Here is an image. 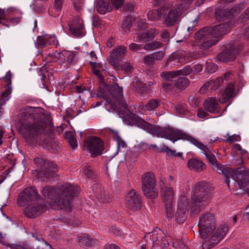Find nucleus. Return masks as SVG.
Here are the masks:
<instances>
[{
  "label": "nucleus",
  "mask_w": 249,
  "mask_h": 249,
  "mask_svg": "<svg viewBox=\"0 0 249 249\" xmlns=\"http://www.w3.org/2000/svg\"><path fill=\"white\" fill-rule=\"evenodd\" d=\"M20 115L25 120L32 119L34 122L22 125L20 133L29 143L40 141L45 138L51 128L43 121L44 115L39 107H27L21 111Z\"/></svg>",
  "instance_id": "f257e3e1"
},
{
  "label": "nucleus",
  "mask_w": 249,
  "mask_h": 249,
  "mask_svg": "<svg viewBox=\"0 0 249 249\" xmlns=\"http://www.w3.org/2000/svg\"><path fill=\"white\" fill-rule=\"evenodd\" d=\"M232 28L231 22L223 23L213 27L202 28L194 36L195 45L200 46L203 50H208L216 45L223 35Z\"/></svg>",
  "instance_id": "f03ea898"
},
{
  "label": "nucleus",
  "mask_w": 249,
  "mask_h": 249,
  "mask_svg": "<svg viewBox=\"0 0 249 249\" xmlns=\"http://www.w3.org/2000/svg\"><path fill=\"white\" fill-rule=\"evenodd\" d=\"M135 125L149 133L156 135L158 137L168 139L173 142L178 140L182 139L187 140L193 144L196 140L195 138L181 130L174 128H167L161 131H158L154 125L141 118L136 119Z\"/></svg>",
  "instance_id": "7ed1b4c3"
},
{
  "label": "nucleus",
  "mask_w": 249,
  "mask_h": 249,
  "mask_svg": "<svg viewBox=\"0 0 249 249\" xmlns=\"http://www.w3.org/2000/svg\"><path fill=\"white\" fill-rule=\"evenodd\" d=\"M39 195L35 188L29 187L21 192L18 200V204L23 206L25 204L29 205L25 209V215L30 218H35L46 210V205L38 206Z\"/></svg>",
  "instance_id": "20e7f679"
},
{
  "label": "nucleus",
  "mask_w": 249,
  "mask_h": 249,
  "mask_svg": "<svg viewBox=\"0 0 249 249\" xmlns=\"http://www.w3.org/2000/svg\"><path fill=\"white\" fill-rule=\"evenodd\" d=\"M210 187L205 181L197 182L192 189L191 206L192 211L198 213L210 198Z\"/></svg>",
  "instance_id": "39448f33"
},
{
  "label": "nucleus",
  "mask_w": 249,
  "mask_h": 249,
  "mask_svg": "<svg viewBox=\"0 0 249 249\" xmlns=\"http://www.w3.org/2000/svg\"><path fill=\"white\" fill-rule=\"evenodd\" d=\"M79 191L77 186L71 185L66 183L57 190V197L59 198L58 205L60 209H64L67 212L71 210V197L76 196Z\"/></svg>",
  "instance_id": "423d86ee"
},
{
  "label": "nucleus",
  "mask_w": 249,
  "mask_h": 249,
  "mask_svg": "<svg viewBox=\"0 0 249 249\" xmlns=\"http://www.w3.org/2000/svg\"><path fill=\"white\" fill-rule=\"evenodd\" d=\"M186 8L182 6V3L175 5L167 4L161 7L163 21L168 26H171L176 23Z\"/></svg>",
  "instance_id": "0eeeda50"
},
{
  "label": "nucleus",
  "mask_w": 249,
  "mask_h": 249,
  "mask_svg": "<svg viewBox=\"0 0 249 249\" xmlns=\"http://www.w3.org/2000/svg\"><path fill=\"white\" fill-rule=\"evenodd\" d=\"M228 227L223 224L217 227L213 232H206V235L203 236L200 234L203 239L202 242L203 249H210L221 240L228 231Z\"/></svg>",
  "instance_id": "6e6552de"
},
{
  "label": "nucleus",
  "mask_w": 249,
  "mask_h": 249,
  "mask_svg": "<svg viewBox=\"0 0 249 249\" xmlns=\"http://www.w3.org/2000/svg\"><path fill=\"white\" fill-rule=\"evenodd\" d=\"M104 98L106 99L105 105H110L114 109H118L121 107H124L123 101V88L117 84L110 86L108 89V92L105 95Z\"/></svg>",
  "instance_id": "1a4fd4ad"
},
{
  "label": "nucleus",
  "mask_w": 249,
  "mask_h": 249,
  "mask_svg": "<svg viewBox=\"0 0 249 249\" xmlns=\"http://www.w3.org/2000/svg\"><path fill=\"white\" fill-rule=\"evenodd\" d=\"M142 191L146 197L154 199L158 196L156 177L153 173L148 172L145 174L142 177Z\"/></svg>",
  "instance_id": "9d476101"
},
{
  "label": "nucleus",
  "mask_w": 249,
  "mask_h": 249,
  "mask_svg": "<svg viewBox=\"0 0 249 249\" xmlns=\"http://www.w3.org/2000/svg\"><path fill=\"white\" fill-rule=\"evenodd\" d=\"M103 145V142L99 138L91 137L86 142L84 147L94 157L102 154Z\"/></svg>",
  "instance_id": "9b49d317"
},
{
  "label": "nucleus",
  "mask_w": 249,
  "mask_h": 249,
  "mask_svg": "<svg viewBox=\"0 0 249 249\" xmlns=\"http://www.w3.org/2000/svg\"><path fill=\"white\" fill-rule=\"evenodd\" d=\"M199 234L203 236L206 235V232H213L214 218L210 213H206L199 218Z\"/></svg>",
  "instance_id": "f8f14e48"
},
{
  "label": "nucleus",
  "mask_w": 249,
  "mask_h": 249,
  "mask_svg": "<svg viewBox=\"0 0 249 249\" xmlns=\"http://www.w3.org/2000/svg\"><path fill=\"white\" fill-rule=\"evenodd\" d=\"M160 194L164 203H174V193L171 186H168L164 177H160L159 182Z\"/></svg>",
  "instance_id": "ddd939ff"
},
{
  "label": "nucleus",
  "mask_w": 249,
  "mask_h": 249,
  "mask_svg": "<svg viewBox=\"0 0 249 249\" xmlns=\"http://www.w3.org/2000/svg\"><path fill=\"white\" fill-rule=\"evenodd\" d=\"M127 52L126 47L121 45L114 49L107 58L109 63L115 69L120 68V59H122Z\"/></svg>",
  "instance_id": "4468645a"
},
{
  "label": "nucleus",
  "mask_w": 249,
  "mask_h": 249,
  "mask_svg": "<svg viewBox=\"0 0 249 249\" xmlns=\"http://www.w3.org/2000/svg\"><path fill=\"white\" fill-rule=\"evenodd\" d=\"M125 204L128 209L133 211H137L141 208V197L134 189H132L127 193Z\"/></svg>",
  "instance_id": "2eb2a0df"
},
{
  "label": "nucleus",
  "mask_w": 249,
  "mask_h": 249,
  "mask_svg": "<svg viewBox=\"0 0 249 249\" xmlns=\"http://www.w3.org/2000/svg\"><path fill=\"white\" fill-rule=\"evenodd\" d=\"M71 34L75 37H82L85 36L83 22L79 17H74L69 24Z\"/></svg>",
  "instance_id": "dca6fc26"
},
{
  "label": "nucleus",
  "mask_w": 249,
  "mask_h": 249,
  "mask_svg": "<svg viewBox=\"0 0 249 249\" xmlns=\"http://www.w3.org/2000/svg\"><path fill=\"white\" fill-rule=\"evenodd\" d=\"M239 50H236L234 46H231L230 48H227L218 53L217 58L219 61L225 63L232 61L235 59Z\"/></svg>",
  "instance_id": "f3484780"
},
{
  "label": "nucleus",
  "mask_w": 249,
  "mask_h": 249,
  "mask_svg": "<svg viewBox=\"0 0 249 249\" xmlns=\"http://www.w3.org/2000/svg\"><path fill=\"white\" fill-rule=\"evenodd\" d=\"M158 34V31L155 29H151L148 31L136 34L133 37L135 42H146L152 40Z\"/></svg>",
  "instance_id": "a211bd4d"
},
{
  "label": "nucleus",
  "mask_w": 249,
  "mask_h": 249,
  "mask_svg": "<svg viewBox=\"0 0 249 249\" xmlns=\"http://www.w3.org/2000/svg\"><path fill=\"white\" fill-rule=\"evenodd\" d=\"M193 144L202 151V153L205 155L213 166L218 162L215 156L212 152L211 150L206 145H204L196 139Z\"/></svg>",
  "instance_id": "6ab92c4d"
},
{
  "label": "nucleus",
  "mask_w": 249,
  "mask_h": 249,
  "mask_svg": "<svg viewBox=\"0 0 249 249\" xmlns=\"http://www.w3.org/2000/svg\"><path fill=\"white\" fill-rule=\"evenodd\" d=\"M213 169L219 174H222L226 177V182L228 187H230V178H232L234 180V174L231 168L226 167L217 162L213 166Z\"/></svg>",
  "instance_id": "aec40b11"
},
{
  "label": "nucleus",
  "mask_w": 249,
  "mask_h": 249,
  "mask_svg": "<svg viewBox=\"0 0 249 249\" xmlns=\"http://www.w3.org/2000/svg\"><path fill=\"white\" fill-rule=\"evenodd\" d=\"M205 109L208 111L216 113L219 112V105L215 98H208L203 103Z\"/></svg>",
  "instance_id": "412c9836"
},
{
  "label": "nucleus",
  "mask_w": 249,
  "mask_h": 249,
  "mask_svg": "<svg viewBox=\"0 0 249 249\" xmlns=\"http://www.w3.org/2000/svg\"><path fill=\"white\" fill-rule=\"evenodd\" d=\"M133 88L137 93V96L145 98L150 92V89L140 81H137L136 84L132 85Z\"/></svg>",
  "instance_id": "4be33fe9"
},
{
  "label": "nucleus",
  "mask_w": 249,
  "mask_h": 249,
  "mask_svg": "<svg viewBox=\"0 0 249 249\" xmlns=\"http://www.w3.org/2000/svg\"><path fill=\"white\" fill-rule=\"evenodd\" d=\"M56 38L54 36L45 35L38 36L37 38V44L39 47H45L49 45L55 44Z\"/></svg>",
  "instance_id": "5701e85b"
},
{
  "label": "nucleus",
  "mask_w": 249,
  "mask_h": 249,
  "mask_svg": "<svg viewBox=\"0 0 249 249\" xmlns=\"http://www.w3.org/2000/svg\"><path fill=\"white\" fill-rule=\"evenodd\" d=\"M187 166L190 169L196 172H201L204 170L206 167V164L204 162L194 158L188 160Z\"/></svg>",
  "instance_id": "b1692460"
},
{
  "label": "nucleus",
  "mask_w": 249,
  "mask_h": 249,
  "mask_svg": "<svg viewBox=\"0 0 249 249\" xmlns=\"http://www.w3.org/2000/svg\"><path fill=\"white\" fill-rule=\"evenodd\" d=\"M161 100L158 99H152L149 100L145 105H140L139 108L151 111L155 110L161 105Z\"/></svg>",
  "instance_id": "393cba45"
},
{
  "label": "nucleus",
  "mask_w": 249,
  "mask_h": 249,
  "mask_svg": "<svg viewBox=\"0 0 249 249\" xmlns=\"http://www.w3.org/2000/svg\"><path fill=\"white\" fill-rule=\"evenodd\" d=\"M234 89L235 87L234 85L232 83L229 84L222 95V98L219 99L220 102L224 103L233 97L234 95Z\"/></svg>",
  "instance_id": "a878e982"
},
{
  "label": "nucleus",
  "mask_w": 249,
  "mask_h": 249,
  "mask_svg": "<svg viewBox=\"0 0 249 249\" xmlns=\"http://www.w3.org/2000/svg\"><path fill=\"white\" fill-rule=\"evenodd\" d=\"M96 8L100 14H105L107 12H109L112 10L111 6H109L104 0H97Z\"/></svg>",
  "instance_id": "bb28decb"
},
{
  "label": "nucleus",
  "mask_w": 249,
  "mask_h": 249,
  "mask_svg": "<svg viewBox=\"0 0 249 249\" xmlns=\"http://www.w3.org/2000/svg\"><path fill=\"white\" fill-rule=\"evenodd\" d=\"M64 55L66 58V61L69 65H74L78 61L77 52L64 50Z\"/></svg>",
  "instance_id": "cd10ccee"
},
{
  "label": "nucleus",
  "mask_w": 249,
  "mask_h": 249,
  "mask_svg": "<svg viewBox=\"0 0 249 249\" xmlns=\"http://www.w3.org/2000/svg\"><path fill=\"white\" fill-rule=\"evenodd\" d=\"M189 207V201L187 196L185 195H181L178 201V208H179V210H183L187 211Z\"/></svg>",
  "instance_id": "c85d7f7f"
},
{
  "label": "nucleus",
  "mask_w": 249,
  "mask_h": 249,
  "mask_svg": "<svg viewBox=\"0 0 249 249\" xmlns=\"http://www.w3.org/2000/svg\"><path fill=\"white\" fill-rule=\"evenodd\" d=\"M35 163L38 168L39 172L45 174L47 171H45L47 161L41 158H36L34 160Z\"/></svg>",
  "instance_id": "c756f323"
},
{
  "label": "nucleus",
  "mask_w": 249,
  "mask_h": 249,
  "mask_svg": "<svg viewBox=\"0 0 249 249\" xmlns=\"http://www.w3.org/2000/svg\"><path fill=\"white\" fill-rule=\"evenodd\" d=\"M42 193L45 197L53 199L56 195V191L53 187L47 186L42 189Z\"/></svg>",
  "instance_id": "7c9ffc66"
},
{
  "label": "nucleus",
  "mask_w": 249,
  "mask_h": 249,
  "mask_svg": "<svg viewBox=\"0 0 249 249\" xmlns=\"http://www.w3.org/2000/svg\"><path fill=\"white\" fill-rule=\"evenodd\" d=\"M162 17L161 7L159 10L149 11L147 13V17L149 20H158Z\"/></svg>",
  "instance_id": "2f4dec72"
},
{
  "label": "nucleus",
  "mask_w": 249,
  "mask_h": 249,
  "mask_svg": "<svg viewBox=\"0 0 249 249\" xmlns=\"http://www.w3.org/2000/svg\"><path fill=\"white\" fill-rule=\"evenodd\" d=\"M223 81V78L218 77L208 82L210 85V89L212 90H215L220 87Z\"/></svg>",
  "instance_id": "473e14b6"
},
{
  "label": "nucleus",
  "mask_w": 249,
  "mask_h": 249,
  "mask_svg": "<svg viewBox=\"0 0 249 249\" xmlns=\"http://www.w3.org/2000/svg\"><path fill=\"white\" fill-rule=\"evenodd\" d=\"M186 211L183 210H179V208H177L175 217L177 222L178 223H183L186 218Z\"/></svg>",
  "instance_id": "72a5a7b5"
},
{
  "label": "nucleus",
  "mask_w": 249,
  "mask_h": 249,
  "mask_svg": "<svg viewBox=\"0 0 249 249\" xmlns=\"http://www.w3.org/2000/svg\"><path fill=\"white\" fill-rule=\"evenodd\" d=\"M64 50L61 52L55 51L52 53H48V55L53 59L58 60L61 62L64 63L65 61L66 60V58L64 56Z\"/></svg>",
  "instance_id": "f704fd0d"
},
{
  "label": "nucleus",
  "mask_w": 249,
  "mask_h": 249,
  "mask_svg": "<svg viewBox=\"0 0 249 249\" xmlns=\"http://www.w3.org/2000/svg\"><path fill=\"white\" fill-rule=\"evenodd\" d=\"M244 7L243 2H240L239 4H236L227 12V16H231L232 17L237 15L240 12L241 10L244 8Z\"/></svg>",
  "instance_id": "c9c22d12"
},
{
  "label": "nucleus",
  "mask_w": 249,
  "mask_h": 249,
  "mask_svg": "<svg viewBox=\"0 0 249 249\" xmlns=\"http://www.w3.org/2000/svg\"><path fill=\"white\" fill-rule=\"evenodd\" d=\"M132 23L129 18H126L122 23L120 27V30L123 34H127L131 27Z\"/></svg>",
  "instance_id": "e433bc0d"
},
{
  "label": "nucleus",
  "mask_w": 249,
  "mask_h": 249,
  "mask_svg": "<svg viewBox=\"0 0 249 249\" xmlns=\"http://www.w3.org/2000/svg\"><path fill=\"white\" fill-rule=\"evenodd\" d=\"M77 238L80 244L82 245L88 246L91 242L89 236L85 233L78 234Z\"/></svg>",
  "instance_id": "4c0bfd02"
},
{
  "label": "nucleus",
  "mask_w": 249,
  "mask_h": 249,
  "mask_svg": "<svg viewBox=\"0 0 249 249\" xmlns=\"http://www.w3.org/2000/svg\"><path fill=\"white\" fill-rule=\"evenodd\" d=\"M189 84V80L187 78L180 77L178 79L176 86L178 89H182L187 87Z\"/></svg>",
  "instance_id": "58836bf2"
},
{
  "label": "nucleus",
  "mask_w": 249,
  "mask_h": 249,
  "mask_svg": "<svg viewBox=\"0 0 249 249\" xmlns=\"http://www.w3.org/2000/svg\"><path fill=\"white\" fill-rule=\"evenodd\" d=\"M65 137L68 140V141L72 148L74 149V148L77 147V141L74 138L72 132H66Z\"/></svg>",
  "instance_id": "ea45409f"
},
{
  "label": "nucleus",
  "mask_w": 249,
  "mask_h": 249,
  "mask_svg": "<svg viewBox=\"0 0 249 249\" xmlns=\"http://www.w3.org/2000/svg\"><path fill=\"white\" fill-rule=\"evenodd\" d=\"M90 63L92 68L93 72L99 76L100 80H103V76L100 74L101 69L102 68V65L100 63L96 62H90Z\"/></svg>",
  "instance_id": "a19ab883"
},
{
  "label": "nucleus",
  "mask_w": 249,
  "mask_h": 249,
  "mask_svg": "<svg viewBox=\"0 0 249 249\" xmlns=\"http://www.w3.org/2000/svg\"><path fill=\"white\" fill-rule=\"evenodd\" d=\"M45 170H47V172H46V174L44 175L49 176V173H54L57 171V165L53 162L47 161Z\"/></svg>",
  "instance_id": "79ce46f5"
},
{
  "label": "nucleus",
  "mask_w": 249,
  "mask_h": 249,
  "mask_svg": "<svg viewBox=\"0 0 249 249\" xmlns=\"http://www.w3.org/2000/svg\"><path fill=\"white\" fill-rule=\"evenodd\" d=\"M160 75L163 78L169 81L173 80L174 78L178 76L176 71L162 72Z\"/></svg>",
  "instance_id": "37998d69"
},
{
  "label": "nucleus",
  "mask_w": 249,
  "mask_h": 249,
  "mask_svg": "<svg viewBox=\"0 0 249 249\" xmlns=\"http://www.w3.org/2000/svg\"><path fill=\"white\" fill-rule=\"evenodd\" d=\"M249 20V6L240 15L238 20L240 22H244Z\"/></svg>",
  "instance_id": "c03bdc74"
},
{
  "label": "nucleus",
  "mask_w": 249,
  "mask_h": 249,
  "mask_svg": "<svg viewBox=\"0 0 249 249\" xmlns=\"http://www.w3.org/2000/svg\"><path fill=\"white\" fill-rule=\"evenodd\" d=\"M192 71V69L190 66L188 65L183 68L182 69L176 71L178 75H189Z\"/></svg>",
  "instance_id": "a18cd8bd"
},
{
  "label": "nucleus",
  "mask_w": 249,
  "mask_h": 249,
  "mask_svg": "<svg viewBox=\"0 0 249 249\" xmlns=\"http://www.w3.org/2000/svg\"><path fill=\"white\" fill-rule=\"evenodd\" d=\"M178 60L177 57V54L176 53L172 54L168 58L166 62V65L170 67H172L176 63H178Z\"/></svg>",
  "instance_id": "49530a36"
},
{
  "label": "nucleus",
  "mask_w": 249,
  "mask_h": 249,
  "mask_svg": "<svg viewBox=\"0 0 249 249\" xmlns=\"http://www.w3.org/2000/svg\"><path fill=\"white\" fill-rule=\"evenodd\" d=\"M205 65V71H206L209 73H213L215 72L217 70V66L211 62H206Z\"/></svg>",
  "instance_id": "de8ad7c7"
},
{
  "label": "nucleus",
  "mask_w": 249,
  "mask_h": 249,
  "mask_svg": "<svg viewBox=\"0 0 249 249\" xmlns=\"http://www.w3.org/2000/svg\"><path fill=\"white\" fill-rule=\"evenodd\" d=\"M166 209V216L167 218L170 219L172 218L173 216V206L174 203L169 204V203H165Z\"/></svg>",
  "instance_id": "09e8293b"
},
{
  "label": "nucleus",
  "mask_w": 249,
  "mask_h": 249,
  "mask_svg": "<svg viewBox=\"0 0 249 249\" xmlns=\"http://www.w3.org/2000/svg\"><path fill=\"white\" fill-rule=\"evenodd\" d=\"M47 72L46 69L44 67L41 68L38 72V75L40 76V79L42 82V86L41 87L43 88H45L44 81L46 79V75H45V72Z\"/></svg>",
  "instance_id": "8fccbe9b"
},
{
  "label": "nucleus",
  "mask_w": 249,
  "mask_h": 249,
  "mask_svg": "<svg viewBox=\"0 0 249 249\" xmlns=\"http://www.w3.org/2000/svg\"><path fill=\"white\" fill-rule=\"evenodd\" d=\"M116 135L115 139L117 143L118 149H120L121 147L124 148L126 146V144L124 141L117 134L116 132H115Z\"/></svg>",
  "instance_id": "3c124183"
},
{
  "label": "nucleus",
  "mask_w": 249,
  "mask_h": 249,
  "mask_svg": "<svg viewBox=\"0 0 249 249\" xmlns=\"http://www.w3.org/2000/svg\"><path fill=\"white\" fill-rule=\"evenodd\" d=\"M83 172L89 178H93L94 176V172L92 168L90 166H87L83 169Z\"/></svg>",
  "instance_id": "603ef678"
},
{
  "label": "nucleus",
  "mask_w": 249,
  "mask_h": 249,
  "mask_svg": "<svg viewBox=\"0 0 249 249\" xmlns=\"http://www.w3.org/2000/svg\"><path fill=\"white\" fill-rule=\"evenodd\" d=\"M175 108L176 112L178 114H185L186 111L185 105H177L176 106Z\"/></svg>",
  "instance_id": "864d4df0"
},
{
  "label": "nucleus",
  "mask_w": 249,
  "mask_h": 249,
  "mask_svg": "<svg viewBox=\"0 0 249 249\" xmlns=\"http://www.w3.org/2000/svg\"><path fill=\"white\" fill-rule=\"evenodd\" d=\"M142 47L139 44L131 43L129 45V49L133 52H138L142 49Z\"/></svg>",
  "instance_id": "5fc2aeb1"
},
{
  "label": "nucleus",
  "mask_w": 249,
  "mask_h": 249,
  "mask_svg": "<svg viewBox=\"0 0 249 249\" xmlns=\"http://www.w3.org/2000/svg\"><path fill=\"white\" fill-rule=\"evenodd\" d=\"M153 59L155 60H160L162 59L164 56V53L163 52H157L152 53Z\"/></svg>",
  "instance_id": "6e6d98bb"
},
{
  "label": "nucleus",
  "mask_w": 249,
  "mask_h": 249,
  "mask_svg": "<svg viewBox=\"0 0 249 249\" xmlns=\"http://www.w3.org/2000/svg\"><path fill=\"white\" fill-rule=\"evenodd\" d=\"M154 61L152 53L146 55L143 57V62L147 65H151Z\"/></svg>",
  "instance_id": "4d7b16f0"
},
{
  "label": "nucleus",
  "mask_w": 249,
  "mask_h": 249,
  "mask_svg": "<svg viewBox=\"0 0 249 249\" xmlns=\"http://www.w3.org/2000/svg\"><path fill=\"white\" fill-rule=\"evenodd\" d=\"M163 145L162 144V146L159 147L156 144H149V149H152L154 151L157 152H163Z\"/></svg>",
  "instance_id": "13d9d810"
},
{
  "label": "nucleus",
  "mask_w": 249,
  "mask_h": 249,
  "mask_svg": "<svg viewBox=\"0 0 249 249\" xmlns=\"http://www.w3.org/2000/svg\"><path fill=\"white\" fill-rule=\"evenodd\" d=\"M241 30L243 36H244L246 39H249V26L242 27Z\"/></svg>",
  "instance_id": "bf43d9fd"
},
{
  "label": "nucleus",
  "mask_w": 249,
  "mask_h": 249,
  "mask_svg": "<svg viewBox=\"0 0 249 249\" xmlns=\"http://www.w3.org/2000/svg\"><path fill=\"white\" fill-rule=\"evenodd\" d=\"M123 70L125 72L130 71L133 68L132 65L129 62H125L122 65Z\"/></svg>",
  "instance_id": "052dcab7"
},
{
  "label": "nucleus",
  "mask_w": 249,
  "mask_h": 249,
  "mask_svg": "<svg viewBox=\"0 0 249 249\" xmlns=\"http://www.w3.org/2000/svg\"><path fill=\"white\" fill-rule=\"evenodd\" d=\"M138 148L140 151H143L149 149V144L144 142H141L138 144Z\"/></svg>",
  "instance_id": "680f3d73"
},
{
  "label": "nucleus",
  "mask_w": 249,
  "mask_h": 249,
  "mask_svg": "<svg viewBox=\"0 0 249 249\" xmlns=\"http://www.w3.org/2000/svg\"><path fill=\"white\" fill-rule=\"evenodd\" d=\"M163 152H165L168 155L176 156V151L170 149L168 146L163 145Z\"/></svg>",
  "instance_id": "e2e57ef3"
},
{
  "label": "nucleus",
  "mask_w": 249,
  "mask_h": 249,
  "mask_svg": "<svg viewBox=\"0 0 249 249\" xmlns=\"http://www.w3.org/2000/svg\"><path fill=\"white\" fill-rule=\"evenodd\" d=\"M210 87L209 82L205 83L204 85L201 87L199 89V92L201 94L206 93L208 90V88Z\"/></svg>",
  "instance_id": "0e129e2a"
},
{
  "label": "nucleus",
  "mask_w": 249,
  "mask_h": 249,
  "mask_svg": "<svg viewBox=\"0 0 249 249\" xmlns=\"http://www.w3.org/2000/svg\"><path fill=\"white\" fill-rule=\"evenodd\" d=\"M207 115L208 114L206 113L203 109L199 108L197 111V115L200 118L204 119Z\"/></svg>",
  "instance_id": "69168bd1"
},
{
  "label": "nucleus",
  "mask_w": 249,
  "mask_h": 249,
  "mask_svg": "<svg viewBox=\"0 0 249 249\" xmlns=\"http://www.w3.org/2000/svg\"><path fill=\"white\" fill-rule=\"evenodd\" d=\"M170 34L168 32L164 31L161 34V37L162 38L163 41H167L169 39Z\"/></svg>",
  "instance_id": "338daca9"
},
{
  "label": "nucleus",
  "mask_w": 249,
  "mask_h": 249,
  "mask_svg": "<svg viewBox=\"0 0 249 249\" xmlns=\"http://www.w3.org/2000/svg\"><path fill=\"white\" fill-rule=\"evenodd\" d=\"M104 249H119V247L114 244H107Z\"/></svg>",
  "instance_id": "774afa93"
}]
</instances>
